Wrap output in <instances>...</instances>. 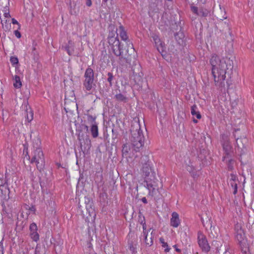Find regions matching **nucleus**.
Returning <instances> with one entry per match:
<instances>
[{
  "label": "nucleus",
  "instance_id": "obj_18",
  "mask_svg": "<svg viewBox=\"0 0 254 254\" xmlns=\"http://www.w3.org/2000/svg\"><path fill=\"white\" fill-rule=\"evenodd\" d=\"M0 196L3 200L7 201L9 199L10 190L9 188L5 184L0 185Z\"/></svg>",
  "mask_w": 254,
  "mask_h": 254
},
{
  "label": "nucleus",
  "instance_id": "obj_33",
  "mask_svg": "<svg viewBox=\"0 0 254 254\" xmlns=\"http://www.w3.org/2000/svg\"><path fill=\"white\" fill-rule=\"evenodd\" d=\"M115 99L118 102H122L124 103L127 102L128 100L126 96L121 93L116 94L115 95Z\"/></svg>",
  "mask_w": 254,
  "mask_h": 254
},
{
  "label": "nucleus",
  "instance_id": "obj_12",
  "mask_svg": "<svg viewBox=\"0 0 254 254\" xmlns=\"http://www.w3.org/2000/svg\"><path fill=\"white\" fill-rule=\"evenodd\" d=\"M198 244L199 247L202 250V252L204 253H208L210 251L211 247L208 243L206 237L201 235L198 236Z\"/></svg>",
  "mask_w": 254,
  "mask_h": 254
},
{
  "label": "nucleus",
  "instance_id": "obj_3",
  "mask_svg": "<svg viewBox=\"0 0 254 254\" xmlns=\"http://www.w3.org/2000/svg\"><path fill=\"white\" fill-rule=\"evenodd\" d=\"M144 179V182L145 183L144 186L149 190V195H153V192L156 188H159V185L160 184L162 186V183L160 182L157 177V175L155 170L153 171L150 175Z\"/></svg>",
  "mask_w": 254,
  "mask_h": 254
},
{
  "label": "nucleus",
  "instance_id": "obj_31",
  "mask_svg": "<svg viewBox=\"0 0 254 254\" xmlns=\"http://www.w3.org/2000/svg\"><path fill=\"white\" fill-rule=\"evenodd\" d=\"M109 33L108 37H113L118 36L117 33V28L113 24H110L109 26Z\"/></svg>",
  "mask_w": 254,
  "mask_h": 254
},
{
  "label": "nucleus",
  "instance_id": "obj_4",
  "mask_svg": "<svg viewBox=\"0 0 254 254\" xmlns=\"http://www.w3.org/2000/svg\"><path fill=\"white\" fill-rule=\"evenodd\" d=\"M140 162L142 165L141 169V177L144 179L154 171L151 161L147 155H143L141 157Z\"/></svg>",
  "mask_w": 254,
  "mask_h": 254
},
{
  "label": "nucleus",
  "instance_id": "obj_49",
  "mask_svg": "<svg viewBox=\"0 0 254 254\" xmlns=\"http://www.w3.org/2000/svg\"><path fill=\"white\" fill-rule=\"evenodd\" d=\"M31 55H32L33 59L37 62L39 60V55L38 52L36 50V48L33 47L32 48V51L31 52Z\"/></svg>",
  "mask_w": 254,
  "mask_h": 254
},
{
  "label": "nucleus",
  "instance_id": "obj_47",
  "mask_svg": "<svg viewBox=\"0 0 254 254\" xmlns=\"http://www.w3.org/2000/svg\"><path fill=\"white\" fill-rule=\"evenodd\" d=\"M76 3L74 1H73V2H71V1H70L69 6L70 8V13L71 14L75 15L76 14Z\"/></svg>",
  "mask_w": 254,
  "mask_h": 254
},
{
  "label": "nucleus",
  "instance_id": "obj_7",
  "mask_svg": "<svg viewBox=\"0 0 254 254\" xmlns=\"http://www.w3.org/2000/svg\"><path fill=\"white\" fill-rule=\"evenodd\" d=\"M151 38L154 41L155 46L156 47L157 51L161 54L163 58L165 59L166 57H167L165 43L161 40L158 35L155 33L152 34Z\"/></svg>",
  "mask_w": 254,
  "mask_h": 254
},
{
  "label": "nucleus",
  "instance_id": "obj_34",
  "mask_svg": "<svg viewBox=\"0 0 254 254\" xmlns=\"http://www.w3.org/2000/svg\"><path fill=\"white\" fill-rule=\"evenodd\" d=\"M34 156H36L38 159V161L40 160V159H45L44 154L41 148L35 149Z\"/></svg>",
  "mask_w": 254,
  "mask_h": 254
},
{
  "label": "nucleus",
  "instance_id": "obj_25",
  "mask_svg": "<svg viewBox=\"0 0 254 254\" xmlns=\"http://www.w3.org/2000/svg\"><path fill=\"white\" fill-rule=\"evenodd\" d=\"M180 223L179 214L176 212H173L172 214V218L170 220L171 225L176 228L179 226Z\"/></svg>",
  "mask_w": 254,
  "mask_h": 254
},
{
  "label": "nucleus",
  "instance_id": "obj_29",
  "mask_svg": "<svg viewBox=\"0 0 254 254\" xmlns=\"http://www.w3.org/2000/svg\"><path fill=\"white\" fill-rule=\"evenodd\" d=\"M190 112L193 116H195L197 119H200L201 115L200 112L198 111L197 107L195 104H194L191 107Z\"/></svg>",
  "mask_w": 254,
  "mask_h": 254
},
{
  "label": "nucleus",
  "instance_id": "obj_2",
  "mask_svg": "<svg viewBox=\"0 0 254 254\" xmlns=\"http://www.w3.org/2000/svg\"><path fill=\"white\" fill-rule=\"evenodd\" d=\"M130 140L135 152H139L144 145V137L139 122H132L130 128Z\"/></svg>",
  "mask_w": 254,
  "mask_h": 254
},
{
  "label": "nucleus",
  "instance_id": "obj_8",
  "mask_svg": "<svg viewBox=\"0 0 254 254\" xmlns=\"http://www.w3.org/2000/svg\"><path fill=\"white\" fill-rule=\"evenodd\" d=\"M86 215L83 214V217H85V221L87 223L94 222L95 219L96 212L95 207L93 200L85 205Z\"/></svg>",
  "mask_w": 254,
  "mask_h": 254
},
{
  "label": "nucleus",
  "instance_id": "obj_54",
  "mask_svg": "<svg viewBox=\"0 0 254 254\" xmlns=\"http://www.w3.org/2000/svg\"><path fill=\"white\" fill-rule=\"evenodd\" d=\"M194 5V4L190 5V10L194 14L198 15V13L199 11V8L198 9L197 6H195Z\"/></svg>",
  "mask_w": 254,
  "mask_h": 254
},
{
  "label": "nucleus",
  "instance_id": "obj_36",
  "mask_svg": "<svg viewBox=\"0 0 254 254\" xmlns=\"http://www.w3.org/2000/svg\"><path fill=\"white\" fill-rule=\"evenodd\" d=\"M13 79L14 80L13 86L15 88H20L22 86V82L20 77L17 75H15L13 77Z\"/></svg>",
  "mask_w": 254,
  "mask_h": 254
},
{
  "label": "nucleus",
  "instance_id": "obj_59",
  "mask_svg": "<svg viewBox=\"0 0 254 254\" xmlns=\"http://www.w3.org/2000/svg\"><path fill=\"white\" fill-rule=\"evenodd\" d=\"M187 170L190 174H191L195 170V169L193 165H188V166L187 167Z\"/></svg>",
  "mask_w": 254,
  "mask_h": 254
},
{
  "label": "nucleus",
  "instance_id": "obj_38",
  "mask_svg": "<svg viewBox=\"0 0 254 254\" xmlns=\"http://www.w3.org/2000/svg\"><path fill=\"white\" fill-rule=\"evenodd\" d=\"M110 1V4H108L107 3V4H105L104 5V7H106V6L107 8H106V10L104 11L103 10H102V12H104V14H108L111 10L113 9V4L112 3L113 0H109Z\"/></svg>",
  "mask_w": 254,
  "mask_h": 254
},
{
  "label": "nucleus",
  "instance_id": "obj_32",
  "mask_svg": "<svg viewBox=\"0 0 254 254\" xmlns=\"http://www.w3.org/2000/svg\"><path fill=\"white\" fill-rule=\"evenodd\" d=\"M119 31L120 32L119 34L122 40L125 41L128 40V36L127 32L122 25L120 26Z\"/></svg>",
  "mask_w": 254,
  "mask_h": 254
},
{
  "label": "nucleus",
  "instance_id": "obj_55",
  "mask_svg": "<svg viewBox=\"0 0 254 254\" xmlns=\"http://www.w3.org/2000/svg\"><path fill=\"white\" fill-rule=\"evenodd\" d=\"M103 180V176L101 173L98 172L96 173V176L95 178V182H101Z\"/></svg>",
  "mask_w": 254,
  "mask_h": 254
},
{
  "label": "nucleus",
  "instance_id": "obj_5",
  "mask_svg": "<svg viewBox=\"0 0 254 254\" xmlns=\"http://www.w3.org/2000/svg\"><path fill=\"white\" fill-rule=\"evenodd\" d=\"M136 65L132 67L131 71L132 74L130 75V80L133 82V86L137 90L142 89L143 86V73L141 71L137 72L135 71Z\"/></svg>",
  "mask_w": 254,
  "mask_h": 254
},
{
  "label": "nucleus",
  "instance_id": "obj_53",
  "mask_svg": "<svg viewBox=\"0 0 254 254\" xmlns=\"http://www.w3.org/2000/svg\"><path fill=\"white\" fill-rule=\"evenodd\" d=\"M87 117L88 121L91 122L92 124L96 123L95 122L96 116H93L90 114H87Z\"/></svg>",
  "mask_w": 254,
  "mask_h": 254
},
{
  "label": "nucleus",
  "instance_id": "obj_24",
  "mask_svg": "<svg viewBox=\"0 0 254 254\" xmlns=\"http://www.w3.org/2000/svg\"><path fill=\"white\" fill-rule=\"evenodd\" d=\"M113 127L112 129V139L119 140V138L121 137L120 132L122 130L121 127L119 125L115 126L114 124L113 125Z\"/></svg>",
  "mask_w": 254,
  "mask_h": 254
},
{
  "label": "nucleus",
  "instance_id": "obj_23",
  "mask_svg": "<svg viewBox=\"0 0 254 254\" xmlns=\"http://www.w3.org/2000/svg\"><path fill=\"white\" fill-rule=\"evenodd\" d=\"M223 149L225 152V156L223 157V161L224 160L225 157H231L232 153V146L230 144V142L222 144Z\"/></svg>",
  "mask_w": 254,
  "mask_h": 254
},
{
  "label": "nucleus",
  "instance_id": "obj_52",
  "mask_svg": "<svg viewBox=\"0 0 254 254\" xmlns=\"http://www.w3.org/2000/svg\"><path fill=\"white\" fill-rule=\"evenodd\" d=\"M240 247H241L242 254H251L248 244H245V246H240Z\"/></svg>",
  "mask_w": 254,
  "mask_h": 254
},
{
  "label": "nucleus",
  "instance_id": "obj_45",
  "mask_svg": "<svg viewBox=\"0 0 254 254\" xmlns=\"http://www.w3.org/2000/svg\"><path fill=\"white\" fill-rule=\"evenodd\" d=\"M9 0H0V6L6 10H8Z\"/></svg>",
  "mask_w": 254,
  "mask_h": 254
},
{
  "label": "nucleus",
  "instance_id": "obj_35",
  "mask_svg": "<svg viewBox=\"0 0 254 254\" xmlns=\"http://www.w3.org/2000/svg\"><path fill=\"white\" fill-rule=\"evenodd\" d=\"M104 252L106 254H115L114 251V247L110 243H106L104 247Z\"/></svg>",
  "mask_w": 254,
  "mask_h": 254
},
{
  "label": "nucleus",
  "instance_id": "obj_60",
  "mask_svg": "<svg viewBox=\"0 0 254 254\" xmlns=\"http://www.w3.org/2000/svg\"><path fill=\"white\" fill-rule=\"evenodd\" d=\"M93 199L92 198H90L88 196H85L84 198V203L85 205H86L87 204H88L90 202L92 201Z\"/></svg>",
  "mask_w": 254,
  "mask_h": 254
},
{
  "label": "nucleus",
  "instance_id": "obj_37",
  "mask_svg": "<svg viewBox=\"0 0 254 254\" xmlns=\"http://www.w3.org/2000/svg\"><path fill=\"white\" fill-rule=\"evenodd\" d=\"M130 146L128 144L126 143L124 144L122 147V155L123 156H126V157H127V155L128 154L129 151L130 150Z\"/></svg>",
  "mask_w": 254,
  "mask_h": 254
},
{
  "label": "nucleus",
  "instance_id": "obj_10",
  "mask_svg": "<svg viewBox=\"0 0 254 254\" xmlns=\"http://www.w3.org/2000/svg\"><path fill=\"white\" fill-rule=\"evenodd\" d=\"M82 120H81V124L75 122V126L76 127V134L77 135L78 140H80L84 137V135L87 134L88 132V127L82 124Z\"/></svg>",
  "mask_w": 254,
  "mask_h": 254
},
{
  "label": "nucleus",
  "instance_id": "obj_40",
  "mask_svg": "<svg viewBox=\"0 0 254 254\" xmlns=\"http://www.w3.org/2000/svg\"><path fill=\"white\" fill-rule=\"evenodd\" d=\"M45 159H40V160L38 161L37 163H36L37 168L41 172H42V170H43V169L45 167Z\"/></svg>",
  "mask_w": 254,
  "mask_h": 254
},
{
  "label": "nucleus",
  "instance_id": "obj_14",
  "mask_svg": "<svg viewBox=\"0 0 254 254\" xmlns=\"http://www.w3.org/2000/svg\"><path fill=\"white\" fill-rule=\"evenodd\" d=\"M63 244V240L60 238L55 239L51 237V238H50V245H53L54 250L56 254L61 252Z\"/></svg>",
  "mask_w": 254,
  "mask_h": 254
},
{
  "label": "nucleus",
  "instance_id": "obj_51",
  "mask_svg": "<svg viewBox=\"0 0 254 254\" xmlns=\"http://www.w3.org/2000/svg\"><path fill=\"white\" fill-rule=\"evenodd\" d=\"M128 244L129 245V249L133 254L137 253L136 248L134 247V244L132 240H128Z\"/></svg>",
  "mask_w": 254,
  "mask_h": 254
},
{
  "label": "nucleus",
  "instance_id": "obj_64",
  "mask_svg": "<svg viewBox=\"0 0 254 254\" xmlns=\"http://www.w3.org/2000/svg\"><path fill=\"white\" fill-rule=\"evenodd\" d=\"M235 230L236 231V233H237L238 232H239V230H244L242 229L241 224H240L239 223H237L235 225Z\"/></svg>",
  "mask_w": 254,
  "mask_h": 254
},
{
  "label": "nucleus",
  "instance_id": "obj_6",
  "mask_svg": "<svg viewBox=\"0 0 254 254\" xmlns=\"http://www.w3.org/2000/svg\"><path fill=\"white\" fill-rule=\"evenodd\" d=\"M84 77L85 80L83 82V86L87 91H90L93 87L94 80V72L90 67H88L85 70Z\"/></svg>",
  "mask_w": 254,
  "mask_h": 254
},
{
  "label": "nucleus",
  "instance_id": "obj_16",
  "mask_svg": "<svg viewBox=\"0 0 254 254\" xmlns=\"http://www.w3.org/2000/svg\"><path fill=\"white\" fill-rule=\"evenodd\" d=\"M174 37L179 45L183 47L186 46V38H185L184 32L181 31V29H180L178 32L174 33Z\"/></svg>",
  "mask_w": 254,
  "mask_h": 254
},
{
  "label": "nucleus",
  "instance_id": "obj_27",
  "mask_svg": "<svg viewBox=\"0 0 254 254\" xmlns=\"http://www.w3.org/2000/svg\"><path fill=\"white\" fill-rule=\"evenodd\" d=\"M211 248L213 250V252L219 253L221 250L222 245L220 241L213 240L211 243Z\"/></svg>",
  "mask_w": 254,
  "mask_h": 254
},
{
  "label": "nucleus",
  "instance_id": "obj_17",
  "mask_svg": "<svg viewBox=\"0 0 254 254\" xmlns=\"http://www.w3.org/2000/svg\"><path fill=\"white\" fill-rule=\"evenodd\" d=\"M30 231V236L34 242H37L39 240V235L37 232L38 228L35 223L33 222L29 226Z\"/></svg>",
  "mask_w": 254,
  "mask_h": 254
},
{
  "label": "nucleus",
  "instance_id": "obj_63",
  "mask_svg": "<svg viewBox=\"0 0 254 254\" xmlns=\"http://www.w3.org/2000/svg\"><path fill=\"white\" fill-rule=\"evenodd\" d=\"M145 221V217L143 215L142 213L139 211L138 213V222H143Z\"/></svg>",
  "mask_w": 254,
  "mask_h": 254
},
{
  "label": "nucleus",
  "instance_id": "obj_46",
  "mask_svg": "<svg viewBox=\"0 0 254 254\" xmlns=\"http://www.w3.org/2000/svg\"><path fill=\"white\" fill-rule=\"evenodd\" d=\"M9 21H7V20H5L4 23H2L1 21V24L2 25V28L5 31H9L11 28V23L9 22Z\"/></svg>",
  "mask_w": 254,
  "mask_h": 254
},
{
  "label": "nucleus",
  "instance_id": "obj_41",
  "mask_svg": "<svg viewBox=\"0 0 254 254\" xmlns=\"http://www.w3.org/2000/svg\"><path fill=\"white\" fill-rule=\"evenodd\" d=\"M220 142L222 144H225V143L230 142V139L228 135L226 134H222L220 135Z\"/></svg>",
  "mask_w": 254,
  "mask_h": 254
},
{
  "label": "nucleus",
  "instance_id": "obj_15",
  "mask_svg": "<svg viewBox=\"0 0 254 254\" xmlns=\"http://www.w3.org/2000/svg\"><path fill=\"white\" fill-rule=\"evenodd\" d=\"M83 140V142L84 143V150H82L84 154H88L89 153V151L91 147V140L89 138V135L87 134L84 135V137L80 140H79L80 143V147L82 149V142L81 141Z\"/></svg>",
  "mask_w": 254,
  "mask_h": 254
},
{
  "label": "nucleus",
  "instance_id": "obj_9",
  "mask_svg": "<svg viewBox=\"0 0 254 254\" xmlns=\"http://www.w3.org/2000/svg\"><path fill=\"white\" fill-rule=\"evenodd\" d=\"M220 9L221 10L220 12H221V14H222L223 12L224 14L223 15H221L219 14H218L217 18L219 19L220 21L217 23V25H216V24L215 25V28L217 29H218V28L220 25H224V26H225L229 30V34L230 36V38L226 37V38H227V40H228V41H233L234 39V35L232 34V32H231V29L229 27L228 24L227 23H226V22H223L222 21L224 19H226L227 18V16H226V12L225 11V9L223 8V10H222L221 7H220Z\"/></svg>",
  "mask_w": 254,
  "mask_h": 254
},
{
  "label": "nucleus",
  "instance_id": "obj_43",
  "mask_svg": "<svg viewBox=\"0 0 254 254\" xmlns=\"http://www.w3.org/2000/svg\"><path fill=\"white\" fill-rule=\"evenodd\" d=\"M10 62L12 66H20L18 59L16 56H11L10 58Z\"/></svg>",
  "mask_w": 254,
  "mask_h": 254
},
{
  "label": "nucleus",
  "instance_id": "obj_1",
  "mask_svg": "<svg viewBox=\"0 0 254 254\" xmlns=\"http://www.w3.org/2000/svg\"><path fill=\"white\" fill-rule=\"evenodd\" d=\"M210 63L215 84L224 86L226 80L227 87L229 88L232 84L233 78V59L227 57L220 59L217 55H214L210 59Z\"/></svg>",
  "mask_w": 254,
  "mask_h": 254
},
{
  "label": "nucleus",
  "instance_id": "obj_44",
  "mask_svg": "<svg viewBox=\"0 0 254 254\" xmlns=\"http://www.w3.org/2000/svg\"><path fill=\"white\" fill-rule=\"evenodd\" d=\"M159 242L161 244H162V247L166 248L164 250L165 252H169L170 250V248L169 247L168 244L165 242L163 238L160 237L159 238Z\"/></svg>",
  "mask_w": 254,
  "mask_h": 254
},
{
  "label": "nucleus",
  "instance_id": "obj_58",
  "mask_svg": "<svg viewBox=\"0 0 254 254\" xmlns=\"http://www.w3.org/2000/svg\"><path fill=\"white\" fill-rule=\"evenodd\" d=\"M108 136L109 134L107 133V129H106L105 130H104L103 136H101L100 138L103 139L104 141H106L108 139Z\"/></svg>",
  "mask_w": 254,
  "mask_h": 254
},
{
  "label": "nucleus",
  "instance_id": "obj_39",
  "mask_svg": "<svg viewBox=\"0 0 254 254\" xmlns=\"http://www.w3.org/2000/svg\"><path fill=\"white\" fill-rule=\"evenodd\" d=\"M107 76L108 78L107 80L109 83L110 87H112L114 83V81L115 80V77L113 75V73L111 72H108Z\"/></svg>",
  "mask_w": 254,
  "mask_h": 254
},
{
  "label": "nucleus",
  "instance_id": "obj_19",
  "mask_svg": "<svg viewBox=\"0 0 254 254\" xmlns=\"http://www.w3.org/2000/svg\"><path fill=\"white\" fill-rule=\"evenodd\" d=\"M25 106V112L26 113V120L28 123L31 122L33 119V112L30 106H28V101L25 102L23 104Z\"/></svg>",
  "mask_w": 254,
  "mask_h": 254
},
{
  "label": "nucleus",
  "instance_id": "obj_21",
  "mask_svg": "<svg viewBox=\"0 0 254 254\" xmlns=\"http://www.w3.org/2000/svg\"><path fill=\"white\" fill-rule=\"evenodd\" d=\"M236 233V238L240 246H245V244H247L244 230H239V232Z\"/></svg>",
  "mask_w": 254,
  "mask_h": 254
},
{
  "label": "nucleus",
  "instance_id": "obj_48",
  "mask_svg": "<svg viewBox=\"0 0 254 254\" xmlns=\"http://www.w3.org/2000/svg\"><path fill=\"white\" fill-rule=\"evenodd\" d=\"M23 154H25V157H26L27 159L29 160L30 159V157L28 154V144L27 142L23 144Z\"/></svg>",
  "mask_w": 254,
  "mask_h": 254
},
{
  "label": "nucleus",
  "instance_id": "obj_11",
  "mask_svg": "<svg viewBox=\"0 0 254 254\" xmlns=\"http://www.w3.org/2000/svg\"><path fill=\"white\" fill-rule=\"evenodd\" d=\"M198 149L197 151L198 159L202 162L201 164L203 166L207 165L208 163L206 157L208 153L205 145H204L201 143V145H199Z\"/></svg>",
  "mask_w": 254,
  "mask_h": 254
},
{
  "label": "nucleus",
  "instance_id": "obj_26",
  "mask_svg": "<svg viewBox=\"0 0 254 254\" xmlns=\"http://www.w3.org/2000/svg\"><path fill=\"white\" fill-rule=\"evenodd\" d=\"M197 16H200L201 18H203L204 19L206 20H207V17L211 18L210 10L204 7H200L199 11Z\"/></svg>",
  "mask_w": 254,
  "mask_h": 254
},
{
  "label": "nucleus",
  "instance_id": "obj_56",
  "mask_svg": "<svg viewBox=\"0 0 254 254\" xmlns=\"http://www.w3.org/2000/svg\"><path fill=\"white\" fill-rule=\"evenodd\" d=\"M231 186L234 189L233 194H236L238 192L237 184L234 182H231Z\"/></svg>",
  "mask_w": 254,
  "mask_h": 254
},
{
  "label": "nucleus",
  "instance_id": "obj_20",
  "mask_svg": "<svg viewBox=\"0 0 254 254\" xmlns=\"http://www.w3.org/2000/svg\"><path fill=\"white\" fill-rule=\"evenodd\" d=\"M99 200L101 206H107L109 203L108 195L104 190L99 194Z\"/></svg>",
  "mask_w": 254,
  "mask_h": 254
},
{
  "label": "nucleus",
  "instance_id": "obj_13",
  "mask_svg": "<svg viewBox=\"0 0 254 254\" xmlns=\"http://www.w3.org/2000/svg\"><path fill=\"white\" fill-rule=\"evenodd\" d=\"M111 48L114 54L117 57H119L120 61L125 59L122 56L124 52L123 45L121 44L120 40L114 43Z\"/></svg>",
  "mask_w": 254,
  "mask_h": 254
},
{
  "label": "nucleus",
  "instance_id": "obj_28",
  "mask_svg": "<svg viewBox=\"0 0 254 254\" xmlns=\"http://www.w3.org/2000/svg\"><path fill=\"white\" fill-rule=\"evenodd\" d=\"M90 132L93 138H96L98 136L99 132L97 123H94L91 125L90 127Z\"/></svg>",
  "mask_w": 254,
  "mask_h": 254
},
{
  "label": "nucleus",
  "instance_id": "obj_42",
  "mask_svg": "<svg viewBox=\"0 0 254 254\" xmlns=\"http://www.w3.org/2000/svg\"><path fill=\"white\" fill-rule=\"evenodd\" d=\"M233 135L236 139V144L238 148L244 147V142L242 140L241 138H239L238 136L237 137L236 134L234 132Z\"/></svg>",
  "mask_w": 254,
  "mask_h": 254
},
{
  "label": "nucleus",
  "instance_id": "obj_30",
  "mask_svg": "<svg viewBox=\"0 0 254 254\" xmlns=\"http://www.w3.org/2000/svg\"><path fill=\"white\" fill-rule=\"evenodd\" d=\"M30 138L32 140L33 146L34 149L41 148V139L38 136H35V137L33 139L32 138V135H30Z\"/></svg>",
  "mask_w": 254,
  "mask_h": 254
},
{
  "label": "nucleus",
  "instance_id": "obj_62",
  "mask_svg": "<svg viewBox=\"0 0 254 254\" xmlns=\"http://www.w3.org/2000/svg\"><path fill=\"white\" fill-rule=\"evenodd\" d=\"M145 244L146 246H148L149 247L152 246L153 245V242L152 240V236L150 239V240H148L147 237L146 238V240H144Z\"/></svg>",
  "mask_w": 254,
  "mask_h": 254
},
{
  "label": "nucleus",
  "instance_id": "obj_57",
  "mask_svg": "<svg viewBox=\"0 0 254 254\" xmlns=\"http://www.w3.org/2000/svg\"><path fill=\"white\" fill-rule=\"evenodd\" d=\"M234 160L232 159H230L229 160L228 164V169L229 171H232L234 169L233 166L232 165V163H233Z\"/></svg>",
  "mask_w": 254,
  "mask_h": 254
},
{
  "label": "nucleus",
  "instance_id": "obj_50",
  "mask_svg": "<svg viewBox=\"0 0 254 254\" xmlns=\"http://www.w3.org/2000/svg\"><path fill=\"white\" fill-rule=\"evenodd\" d=\"M108 43L111 46H112L114 45V43L118 42V41H119L118 36L113 37H108Z\"/></svg>",
  "mask_w": 254,
  "mask_h": 254
},
{
  "label": "nucleus",
  "instance_id": "obj_61",
  "mask_svg": "<svg viewBox=\"0 0 254 254\" xmlns=\"http://www.w3.org/2000/svg\"><path fill=\"white\" fill-rule=\"evenodd\" d=\"M44 242L45 243V244H44L45 245H46L47 247L46 248L48 250L49 247H50L51 245H50V238L49 236L47 237L46 236L45 240Z\"/></svg>",
  "mask_w": 254,
  "mask_h": 254
},
{
  "label": "nucleus",
  "instance_id": "obj_22",
  "mask_svg": "<svg viewBox=\"0 0 254 254\" xmlns=\"http://www.w3.org/2000/svg\"><path fill=\"white\" fill-rule=\"evenodd\" d=\"M202 224L204 227H207L208 226H210V228L212 227V220L211 218L209 217L207 215V213H203L201 215H199Z\"/></svg>",
  "mask_w": 254,
  "mask_h": 254
}]
</instances>
